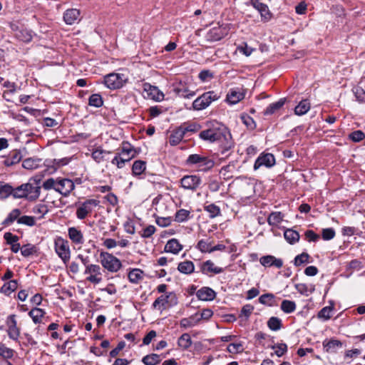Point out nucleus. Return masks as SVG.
Instances as JSON below:
<instances>
[{
    "instance_id": "1",
    "label": "nucleus",
    "mask_w": 365,
    "mask_h": 365,
    "mask_svg": "<svg viewBox=\"0 0 365 365\" xmlns=\"http://www.w3.org/2000/svg\"><path fill=\"white\" fill-rule=\"evenodd\" d=\"M199 137L200 139L209 143L225 140L226 143L222 148V154H225L226 151H228L233 146V143L230 140V135L227 131L226 128L218 123H213L209 128L201 131Z\"/></svg>"
},
{
    "instance_id": "2",
    "label": "nucleus",
    "mask_w": 365,
    "mask_h": 365,
    "mask_svg": "<svg viewBox=\"0 0 365 365\" xmlns=\"http://www.w3.org/2000/svg\"><path fill=\"white\" fill-rule=\"evenodd\" d=\"M40 194L39 180L31 178L26 183L15 187L14 198H24L29 201H35L39 197Z\"/></svg>"
},
{
    "instance_id": "3",
    "label": "nucleus",
    "mask_w": 365,
    "mask_h": 365,
    "mask_svg": "<svg viewBox=\"0 0 365 365\" xmlns=\"http://www.w3.org/2000/svg\"><path fill=\"white\" fill-rule=\"evenodd\" d=\"M135 155L136 153L133 145L128 142L123 141L120 151L116 153L112 159L111 163L116 165L118 168H123L125 163L130 161Z\"/></svg>"
},
{
    "instance_id": "4",
    "label": "nucleus",
    "mask_w": 365,
    "mask_h": 365,
    "mask_svg": "<svg viewBox=\"0 0 365 365\" xmlns=\"http://www.w3.org/2000/svg\"><path fill=\"white\" fill-rule=\"evenodd\" d=\"M186 165H195L200 171L206 172L214 167L215 162L207 156L199 154L190 155L185 162Z\"/></svg>"
},
{
    "instance_id": "5",
    "label": "nucleus",
    "mask_w": 365,
    "mask_h": 365,
    "mask_svg": "<svg viewBox=\"0 0 365 365\" xmlns=\"http://www.w3.org/2000/svg\"><path fill=\"white\" fill-rule=\"evenodd\" d=\"M128 81L124 73L113 72L104 76L103 83L110 90H118L123 88Z\"/></svg>"
},
{
    "instance_id": "6",
    "label": "nucleus",
    "mask_w": 365,
    "mask_h": 365,
    "mask_svg": "<svg viewBox=\"0 0 365 365\" xmlns=\"http://www.w3.org/2000/svg\"><path fill=\"white\" fill-rule=\"evenodd\" d=\"M220 98V93L214 91L205 92L192 102V108L195 110H202L207 108L213 101Z\"/></svg>"
},
{
    "instance_id": "7",
    "label": "nucleus",
    "mask_w": 365,
    "mask_h": 365,
    "mask_svg": "<svg viewBox=\"0 0 365 365\" xmlns=\"http://www.w3.org/2000/svg\"><path fill=\"white\" fill-rule=\"evenodd\" d=\"M100 201L97 199H87L82 202L76 204L77 208L76 216L78 220H84L98 207Z\"/></svg>"
},
{
    "instance_id": "8",
    "label": "nucleus",
    "mask_w": 365,
    "mask_h": 365,
    "mask_svg": "<svg viewBox=\"0 0 365 365\" xmlns=\"http://www.w3.org/2000/svg\"><path fill=\"white\" fill-rule=\"evenodd\" d=\"M100 262L110 272H117L122 267L120 260L107 252H101Z\"/></svg>"
},
{
    "instance_id": "9",
    "label": "nucleus",
    "mask_w": 365,
    "mask_h": 365,
    "mask_svg": "<svg viewBox=\"0 0 365 365\" xmlns=\"http://www.w3.org/2000/svg\"><path fill=\"white\" fill-rule=\"evenodd\" d=\"M177 304L178 297L176 294L174 292H170L158 297L153 303L152 307L153 309L162 312L167 307L175 306Z\"/></svg>"
},
{
    "instance_id": "10",
    "label": "nucleus",
    "mask_w": 365,
    "mask_h": 365,
    "mask_svg": "<svg viewBox=\"0 0 365 365\" xmlns=\"http://www.w3.org/2000/svg\"><path fill=\"white\" fill-rule=\"evenodd\" d=\"M54 249L57 255L64 263L69 261L71 258V250L68 242L61 237H56L54 240Z\"/></svg>"
},
{
    "instance_id": "11",
    "label": "nucleus",
    "mask_w": 365,
    "mask_h": 365,
    "mask_svg": "<svg viewBox=\"0 0 365 365\" xmlns=\"http://www.w3.org/2000/svg\"><path fill=\"white\" fill-rule=\"evenodd\" d=\"M180 187L184 190L195 192L200 186L202 180L197 175H187L180 179Z\"/></svg>"
},
{
    "instance_id": "12",
    "label": "nucleus",
    "mask_w": 365,
    "mask_h": 365,
    "mask_svg": "<svg viewBox=\"0 0 365 365\" xmlns=\"http://www.w3.org/2000/svg\"><path fill=\"white\" fill-rule=\"evenodd\" d=\"M74 189L75 182L73 180L65 178H57L56 192L63 197H68Z\"/></svg>"
},
{
    "instance_id": "13",
    "label": "nucleus",
    "mask_w": 365,
    "mask_h": 365,
    "mask_svg": "<svg viewBox=\"0 0 365 365\" xmlns=\"http://www.w3.org/2000/svg\"><path fill=\"white\" fill-rule=\"evenodd\" d=\"M173 92L175 96L184 98H191L196 95L195 91H190L187 83L183 81L173 83Z\"/></svg>"
},
{
    "instance_id": "14",
    "label": "nucleus",
    "mask_w": 365,
    "mask_h": 365,
    "mask_svg": "<svg viewBox=\"0 0 365 365\" xmlns=\"http://www.w3.org/2000/svg\"><path fill=\"white\" fill-rule=\"evenodd\" d=\"M101 267L98 264H91L85 269L84 274H88L86 280L94 284H98L102 281Z\"/></svg>"
},
{
    "instance_id": "15",
    "label": "nucleus",
    "mask_w": 365,
    "mask_h": 365,
    "mask_svg": "<svg viewBox=\"0 0 365 365\" xmlns=\"http://www.w3.org/2000/svg\"><path fill=\"white\" fill-rule=\"evenodd\" d=\"M228 34L226 26H217L210 29L206 34L205 38L207 41L214 42L223 38Z\"/></svg>"
},
{
    "instance_id": "16",
    "label": "nucleus",
    "mask_w": 365,
    "mask_h": 365,
    "mask_svg": "<svg viewBox=\"0 0 365 365\" xmlns=\"http://www.w3.org/2000/svg\"><path fill=\"white\" fill-rule=\"evenodd\" d=\"M250 3L258 11L262 21L267 22L272 19V14L270 12L268 6L261 2V0H250Z\"/></svg>"
},
{
    "instance_id": "17",
    "label": "nucleus",
    "mask_w": 365,
    "mask_h": 365,
    "mask_svg": "<svg viewBox=\"0 0 365 365\" xmlns=\"http://www.w3.org/2000/svg\"><path fill=\"white\" fill-rule=\"evenodd\" d=\"M275 165V158L272 153H261L256 159L254 163V170H258L259 168L264 166L266 168H272Z\"/></svg>"
},
{
    "instance_id": "18",
    "label": "nucleus",
    "mask_w": 365,
    "mask_h": 365,
    "mask_svg": "<svg viewBox=\"0 0 365 365\" xmlns=\"http://www.w3.org/2000/svg\"><path fill=\"white\" fill-rule=\"evenodd\" d=\"M6 324L8 327L7 334L9 337L11 339L17 341L19 337L20 330L17 327L16 316L14 314L9 316L6 320Z\"/></svg>"
},
{
    "instance_id": "19",
    "label": "nucleus",
    "mask_w": 365,
    "mask_h": 365,
    "mask_svg": "<svg viewBox=\"0 0 365 365\" xmlns=\"http://www.w3.org/2000/svg\"><path fill=\"white\" fill-rule=\"evenodd\" d=\"M63 19L67 25L78 24L81 19V11L78 9H66L63 13Z\"/></svg>"
},
{
    "instance_id": "20",
    "label": "nucleus",
    "mask_w": 365,
    "mask_h": 365,
    "mask_svg": "<svg viewBox=\"0 0 365 365\" xmlns=\"http://www.w3.org/2000/svg\"><path fill=\"white\" fill-rule=\"evenodd\" d=\"M200 272L203 274L213 275L223 272L224 269L215 266V263L211 260H207L200 264Z\"/></svg>"
},
{
    "instance_id": "21",
    "label": "nucleus",
    "mask_w": 365,
    "mask_h": 365,
    "mask_svg": "<svg viewBox=\"0 0 365 365\" xmlns=\"http://www.w3.org/2000/svg\"><path fill=\"white\" fill-rule=\"evenodd\" d=\"M143 91L146 93L148 98L155 101H162L164 99V94L156 86H152L150 83L143 84Z\"/></svg>"
},
{
    "instance_id": "22",
    "label": "nucleus",
    "mask_w": 365,
    "mask_h": 365,
    "mask_svg": "<svg viewBox=\"0 0 365 365\" xmlns=\"http://www.w3.org/2000/svg\"><path fill=\"white\" fill-rule=\"evenodd\" d=\"M245 95L242 88H231L227 94L226 101L230 105H235L242 101Z\"/></svg>"
},
{
    "instance_id": "23",
    "label": "nucleus",
    "mask_w": 365,
    "mask_h": 365,
    "mask_svg": "<svg viewBox=\"0 0 365 365\" xmlns=\"http://www.w3.org/2000/svg\"><path fill=\"white\" fill-rule=\"evenodd\" d=\"M68 236L71 241L76 245L81 246L85 242L83 232L77 227H69L68 229Z\"/></svg>"
},
{
    "instance_id": "24",
    "label": "nucleus",
    "mask_w": 365,
    "mask_h": 365,
    "mask_svg": "<svg viewBox=\"0 0 365 365\" xmlns=\"http://www.w3.org/2000/svg\"><path fill=\"white\" fill-rule=\"evenodd\" d=\"M22 154L19 150H13L6 156L3 161V165L6 167H11L19 163L22 159Z\"/></svg>"
},
{
    "instance_id": "25",
    "label": "nucleus",
    "mask_w": 365,
    "mask_h": 365,
    "mask_svg": "<svg viewBox=\"0 0 365 365\" xmlns=\"http://www.w3.org/2000/svg\"><path fill=\"white\" fill-rule=\"evenodd\" d=\"M260 264L264 267H275L281 268L283 266V262L281 259L276 258L272 255L263 256L259 259Z\"/></svg>"
},
{
    "instance_id": "26",
    "label": "nucleus",
    "mask_w": 365,
    "mask_h": 365,
    "mask_svg": "<svg viewBox=\"0 0 365 365\" xmlns=\"http://www.w3.org/2000/svg\"><path fill=\"white\" fill-rule=\"evenodd\" d=\"M197 297L202 301H212L216 297V292L208 287H203L196 292Z\"/></svg>"
},
{
    "instance_id": "27",
    "label": "nucleus",
    "mask_w": 365,
    "mask_h": 365,
    "mask_svg": "<svg viewBox=\"0 0 365 365\" xmlns=\"http://www.w3.org/2000/svg\"><path fill=\"white\" fill-rule=\"evenodd\" d=\"M185 133L180 126L173 129L169 136V143L172 146H176L182 140Z\"/></svg>"
},
{
    "instance_id": "28",
    "label": "nucleus",
    "mask_w": 365,
    "mask_h": 365,
    "mask_svg": "<svg viewBox=\"0 0 365 365\" xmlns=\"http://www.w3.org/2000/svg\"><path fill=\"white\" fill-rule=\"evenodd\" d=\"M322 345L326 352H336L338 349L342 347L341 341L334 338L324 340Z\"/></svg>"
},
{
    "instance_id": "29",
    "label": "nucleus",
    "mask_w": 365,
    "mask_h": 365,
    "mask_svg": "<svg viewBox=\"0 0 365 365\" xmlns=\"http://www.w3.org/2000/svg\"><path fill=\"white\" fill-rule=\"evenodd\" d=\"M110 153V151L103 150L101 148H97L92 151L91 157L97 163H101L105 160H108V156Z\"/></svg>"
},
{
    "instance_id": "30",
    "label": "nucleus",
    "mask_w": 365,
    "mask_h": 365,
    "mask_svg": "<svg viewBox=\"0 0 365 365\" xmlns=\"http://www.w3.org/2000/svg\"><path fill=\"white\" fill-rule=\"evenodd\" d=\"M182 249V246L180 244L178 240L171 239L169 240L164 247L165 252L172 253L177 255Z\"/></svg>"
},
{
    "instance_id": "31",
    "label": "nucleus",
    "mask_w": 365,
    "mask_h": 365,
    "mask_svg": "<svg viewBox=\"0 0 365 365\" xmlns=\"http://www.w3.org/2000/svg\"><path fill=\"white\" fill-rule=\"evenodd\" d=\"M146 170V162L141 160L134 161L132 166V175L135 177L140 176Z\"/></svg>"
},
{
    "instance_id": "32",
    "label": "nucleus",
    "mask_w": 365,
    "mask_h": 365,
    "mask_svg": "<svg viewBox=\"0 0 365 365\" xmlns=\"http://www.w3.org/2000/svg\"><path fill=\"white\" fill-rule=\"evenodd\" d=\"M18 287V282L16 279H11L4 283L0 289V292L9 296Z\"/></svg>"
},
{
    "instance_id": "33",
    "label": "nucleus",
    "mask_w": 365,
    "mask_h": 365,
    "mask_svg": "<svg viewBox=\"0 0 365 365\" xmlns=\"http://www.w3.org/2000/svg\"><path fill=\"white\" fill-rule=\"evenodd\" d=\"M311 105L307 99L302 100L294 108V113L297 115L306 114L310 109Z\"/></svg>"
},
{
    "instance_id": "34",
    "label": "nucleus",
    "mask_w": 365,
    "mask_h": 365,
    "mask_svg": "<svg viewBox=\"0 0 365 365\" xmlns=\"http://www.w3.org/2000/svg\"><path fill=\"white\" fill-rule=\"evenodd\" d=\"M178 270L182 274H190L194 272L195 265L192 261L186 260L178 264Z\"/></svg>"
},
{
    "instance_id": "35",
    "label": "nucleus",
    "mask_w": 365,
    "mask_h": 365,
    "mask_svg": "<svg viewBox=\"0 0 365 365\" xmlns=\"http://www.w3.org/2000/svg\"><path fill=\"white\" fill-rule=\"evenodd\" d=\"M46 314L45 311L42 309L34 307L29 312V317L32 319L34 324H40L42 318Z\"/></svg>"
},
{
    "instance_id": "36",
    "label": "nucleus",
    "mask_w": 365,
    "mask_h": 365,
    "mask_svg": "<svg viewBox=\"0 0 365 365\" xmlns=\"http://www.w3.org/2000/svg\"><path fill=\"white\" fill-rule=\"evenodd\" d=\"M130 282L133 284H138L143 278V272L140 269H132L128 275Z\"/></svg>"
},
{
    "instance_id": "37",
    "label": "nucleus",
    "mask_w": 365,
    "mask_h": 365,
    "mask_svg": "<svg viewBox=\"0 0 365 365\" xmlns=\"http://www.w3.org/2000/svg\"><path fill=\"white\" fill-rule=\"evenodd\" d=\"M199 323L197 313L192 314L188 318H182L180 322V325L183 328H190L196 326Z\"/></svg>"
},
{
    "instance_id": "38",
    "label": "nucleus",
    "mask_w": 365,
    "mask_h": 365,
    "mask_svg": "<svg viewBox=\"0 0 365 365\" xmlns=\"http://www.w3.org/2000/svg\"><path fill=\"white\" fill-rule=\"evenodd\" d=\"M284 103L285 99L281 98L278 101L269 104L264 111V114L268 115L274 113L284 105Z\"/></svg>"
},
{
    "instance_id": "39",
    "label": "nucleus",
    "mask_w": 365,
    "mask_h": 365,
    "mask_svg": "<svg viewBox=\"0 0 365 365\" xmlns=\"http://www.w3.org/2000/svg\"><path fill=\"white\" fill-rule=\"evenodd\" d=\"M21 210L18 208L11 210L6 218L2 222L4 226H9L11 225L15 220L18 222V219L20 217Z\"/></svg>"
},
{
    "instance_id": "40",
    "label": "nucleus",
    "mask_w": 365,
    "mask_h": 365,
    "mask_svg": "<svg viewBox=\"0 0 365 365\" xmlns=\"http://www.w3.org/2000/svg\"><path fill=\"white\" fill-rule=\"evenodd\" d=\"M192 339L189 334H182L178 340V345L183 350H186L192 345Z\"/></svg>"
},
{
    "instance_id": "41",
    "label": "nucleus",
    "mask_w": 365,
    "mask_h": 365,
    "mask_svg": "<svg viewBox=\"0 0 365 365\" xmlns=\"http://www.w3.org/2000/svg\"><path fill=\"white\" fill-rule=\"evenodd\" d=\"M284 237L291 245L297 242L299 240V234L292 229H287L284 232Z\"/></svg>"
},
{
    "instance_id": "42",
    "label": "nucleus",
    "mask_w": 365,
    "mask_h": 365,
    "mask_svg": "<svg viewBox=\"0 0 365 365\" xmlns=\"http://www.w3.org/2000/svg\"><path fill=\"white\" fill-rule=\"evenodd\" d=\"M15 36L19 40L25 43L30 42L32 40V35L31 31L26 29L16 30Z\"/></svg>"
},
{
    "instance_id": "43",
    "label": "nucleus",
    "mask_w": 365,
    "mask_h": 365,
    "mask_svg": "<svg viewBox=\"0 0 365 365\" xmlns=\"http://www.w3.org/2000/svg\"><path fill=\"white\" fill-rule=\"evenodd\" d=\"M41 160L39 158H26L22 162V167L27 170H34L39 167Z\"/></svg>"
},
{
    "instance_id": "44",
    "label": "nucleus",
    "mask_w": 365,
    "mask_h": 365,
    "mask_svg": "<svg viewBox=\"0 0 365 365\" xmlns=\"http://www.w3.org/2000/svg\"><path fill=\"white\" fill-rule=\"evenodd\" d=\"M267 327L272 331H278L282 327V321L277 317H271L267 321Z\"/></svg>"
},
{
    "instance_id": "45",
    "label": "nucleus",
    "mask_w": 365,
    "mask_h": 365,
    "mask_svg": "<svg viewBox=\"0 0 365 365\" xmlns=\"http://www.w3.org/2000/svg\"><path fill=\"white\" fill-rule=\"evenodd\" d=\"M283 214L281 212H272L267 218L269 225H278L283 220Z\"/></svg>"
},
{
    "instance_id": "46",
    "label": "nucleus",
    "mask_w": 365,
    "mask_h": 365,
    "mask_svg": "<svg viewBox=\"0 0 365 365\" xmlns=\"http://www.w3.org/2000/svg\"><path fill=\"white\" fill-rule=\"evenodd\" d=\"M296 303L294 301L284 299L282 302L280 308L286 314H291L296 309Z\"/></svg>"
},
{
    "instance_id": "47",
    "label": "nucleus",
    "mask_w": 365,
    "mask_h": 365,
    "mask_svg": "<svg viewBox=\"0 0 365 365\" xmlns=\"http://www.w3.org/2000/svg\"><path fill=\"white\" fill-rule=\"evenodd\" d=\"M190 218V212L185 209L178 210L175 215V221L177 222H184Z\"/></svg>"
},
{
    "instance_id": "48",
    "label": "nucleus",
    "mask_w": 365,
    "mask_h": 365,
    "mask_svg": "<svg viewBox=\"0 0 365 365\" xmlns=\"http://www.w3.org/2000/svg\"><path fill=\"white\" fill-rule=\"evenodd\" d=\"M160 361V356L156 354H148L142 359V362L145 365H156L159 364Z\"/></svg>"
},
{
    "instance_id": "49",
    "label": "nucleus",
    "mask_w": 365,
    "mask_h": 365,
    "mask_svg": "<svg viewBox=\"0 0 365 365\" xmlns=\"http://www.w3.org/2000/svg\"><path fill=\"white\" fill-rule=\"evenodd\" d=\"M204 210L209 213L210 217L214 218L221 215V210L219 206L214 203L205 205Z\"/></svg>"
},
{
    "instance_id": "50",
    "label": "nucleus",
    "mask_w": 365,
    "mask_h": 365,
    "mask_svg": "<svg viewBox=\"0 0 365 365\" xmlns=\"http://www.w3.org/2000/svg\"><path fill=\"white\" fill-rule=\"evenodd\" d=\"M333 309V306L324 307L318 312L317 317L323 321H327L331 318Z\"/></svg>"
},
{
    "instance_id": "51",
    "label": "nucleus",
    "mask_w": 365,
    "mask_h": 365,
    "mask_svg": "<svg viewBox=\"0 0 365 365\" xmlns=\"http://www.w3.org/2000/svg\"><path fill=\"white\" fill-rule=\"evenodd\" d=\"M88 104L95 108H100L103 104L102 96L98 93L92 94L88 99Z\"/></svg>"
},
{
    "instance_id": "52",
    "label": "nucleus",
    "mask_w": 365,
    "mask_h": 365,
    "mask_svg": "<svg viewBox=\"0 0 365 365\" xmlns=\"http://www.w3.org/2000/svg\"><path fill=\"white\" fill-rule=\"evenodd\" d=\"M37 252V248L35 245L31 244H27L24 246H22L21 249V255L25 257H29L31 255H33Z\"/></svg>"
},
{
    "instance_id": "53",
    "label": "nucleus",
    "mask_w": 365,
    "mask_h": 365,
    "mask_svg": "<svg viewBox=\"0 0 365 365\" xmlns=\"http://www.w3.org/2000/svg\"><path fill=\"white\" fill-rule=\"evenodd\" d=\"M15 187L9 185V184H3L0 190V196L1 197H7L12 195L14 197Z\"/></svg>"
},
{
    "instance_id": "54",
    "label": "nucleus",
    "mask_w": 365,
    "mask_h": 365,
    "mask_svg": "<svg viewBox=\"0 0 365 365\" xmlns=\"http://www.w3.org/2000/svg\"><path fill=\"white\" fill-rule=\"evenodd\" d=\"M14 349L8 348L4 344L0 343V356L9 359L14 356Z\"/></svg>"
},
{
    "instance_id": "55",
    "label": "nucleus",
    "mask_w": 365,
    "mask_h": 365,
    "mask_svg": "<svg viewBox=\"0 0 365 365\" xmlns=\"http://www.w3.org/2000/svg\"><path fill=\"white\" fill-rule=\"evenodd\" d=\"M33 212L38 215L41 219L48 212L47 205L44 204H38L33 207Z\"/></svg>"
},
{
    "instance_id": "56",
    "label": "nucleus",
    "mask_w": 365,
    "mask_h": 365,
    "mask_svg": "<svg viewBox=\"0 0 365 365\" xmlns=\"http://www.w3.org/2000/svg\"><path fill=\"white\" fill-rule=\"evenodd\" d=\"M274 299V295L271 293L264 294L259 297V302L262 304L272 306Z\"/></svg>"
},
{
    "instance_id": "57",
    "label": "nucleus",
    "mask_w": 365,
    "mask_h": 365,
    "mask_svg": "<svg viewBox=\"0 0 365 365\" xmlns=\"http://www.w3.org/2000/svg\"><path fill=\"white\" fill-rule=\"evenodd\" d=\"M227 351L230 354L242 353L244 351L242 342L231 343L227 347Z\"/></svg>"
},
{
    "instance_id": "58",
    "label": "nucleus",
    "mask_w": 365,
    "mask_h": 365,
    "mask_svg": "<svg viewBox=\"0 0 365 365\" xmlns=\"http://www.w3.org/2000/svg\"><path fill=\"white\" fill-rule=\"evenodd\" d=\"M180 127L182 129V131L184 132L185 135L187 132H190V133L197 132L200 128V125L197 123H185L182 125H181Z\"/></svg>"
},
{
    "instance_id": "59",
    "label": "nucleus",
    "mask_w": 365,
    "mask_h": 365,
    "mask_svg": "<svg viewBox=\"0 0 365 365\" xmlns=\"http://www.w3.org/2000/svg\"><path fill=\"white\" fill-rule=\"evenodd\" d=\"M254 310V307L250 304H245L242 307L239 317H245V320H247Z\"/></svg>"
},
{
    "instance_id": "60",
    "label": "nucleus",
    "mask_w": 365,
    "mask_h": 365,
    "mask_svg": "<svg viewBox=\"0 0 365 365\" xmlns=\"http://www.w3.org/2000/svg\"><path fill=\"white\" fill-rule=\"evenodd\" d=\"M309 255L307 252H302L294 258V264L296 267H299L309 262Z\"/></svg>"
},
{
    "instance_id": "61",
    "label": "nucleus",
    "mask_w": 365,
    "mask_h": 365,
    "mask_svg": "<svg viewBox=\"0 0 365 365\" xmlns=\"http://www.w3.org/2000/svg\"><path fill=\"white\" fill-rule=\"evenodd\" d=\"M42 187L46 190H54L57 187V178L54 179L53 178H50L46 179L42 185Z\"/></svg>"
},
{
    "instance_id": "62",
    "label": "nucleus",
    "mask_w": 365,
    "mask_h": 365,
    "mask_svg": "<svg viewBox=\"0 0 365 365\" xmlns=\"http://www.w3.org/2000/svg\"><path fill=\"white\" fill-rule=\"evenodd\" d=\"M362 233L363 232L361 231L357 232V229L355 228L354 227L346 226V227H342V229H341V234L344 236L351 237L354 235H357L359 236H361Z\"/></svg>"
},
{
    "instance_id": "63",
    "label": "nucleus",
    "mask_w": 365,
    "mask_h": 365,
    "mask_svg": "<svg viewBox=\"0 0 365 365\" xmlns=\"http://www.w3.org/2000/svg\"><path fill=\"white\" fill-rule=\"evenodd\" d=\"M212 244L206 240H201L197 242V248L202 252L211 253Z\"/></svg>"
},
{
    "instance_id": "64",
    "label": "nucleus",
    "mask_w": 365,
    "mask_h": 365,
    "mask_svg": "<svg viewBox=\"0 0 365 365\" xmlns=\"http://www.w3.org/2000/svg\"><path fill=\"white\" fill-rule=\"evenodd\" d=\"M353 92L356 101L360 103H365V91L361 87H356L353 89Z\"/></svg>"
}]
</instances>
